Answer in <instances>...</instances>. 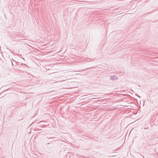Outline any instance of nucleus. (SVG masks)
Listing matches in <instances>:
<instances>
[{"label":"nucleus","instance_id":"1","mask_svg":"<svg viewBox=\"0 0 158 158\" xmlns=\"http://www.w3.org/2000/svg\"><path fill=\"white\" fill-rule=\"evenodd\" d=\"M115 79H118V78L116 76H110V80L113 81Z\"/></svg>","mask_w":158,"mask_h":158},{"label":"nucleus","instance_id":"2","mask_svg":"<svg viewBox=\"0 0 158 158\" xmlns=\"http://www.w3.org/2000/svg\"><path fill=\"white\" fill-rule=\"evenodd\" d=\"M46 138H47V139H51V138H54V137H53V136H49V135H47V136H46Z\"/></svg>","mask_w":158,"mask_h":158},{"label":"nucleus","instance_id":"3","mask_svg":"<svg viewBox=\"0 0 158 158\" xmlns=\"http://www.w3.org/2000/svg\"><path fill=\"white\" fill-rule=\"evenodd\" d=\"M84 70H85V69L82 70H81V71H84Z\"/></svg>","mask_w":158,"mask_h":158}]
</instances>
